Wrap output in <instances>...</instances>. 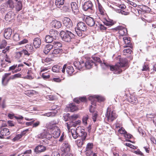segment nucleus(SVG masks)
Wrapping results in <instances>:
<instances>
[{"label": "nucleus", "instance_id": "f257e3e1", "mask_svg": "<svg viewBox=\"0 0 156 156\" xmlns=\"http://www.w3.org/2000/svg\"><path fill=\"white\" fill-rule=\"evenodd\" d=\"M127 60L126 58H122L120 60V62L116 64L115 66H112L108 64L104 63L102 64V66H105L106 67L109 68L110 70L113 71V73L115 74H118L122 72V70H124L126 68L124 69V67L127 68Z\"/></svg>", "mask_w": 156, "mask_h": 156}, {"label": "nucleus", "instance_id": "f03ea898", "mask_svg": "<svg viewBox=\"0 0 156 156\" xmlns=\"http://www.w3.org/2000/svg\"><path fill=\"white\" fill-rule=\"evenodd\" d=\"M60 34L62 40L67 42L70 41L71 39L75 37V35L73 33L67 30L65 31H62L60 32Z\"/></svg>", "mask_w": 156, "mask_h": 156}, {"label": "nucleus", "instance_id": "7ed1b4c3", "mask_svg": "<svg viewBox=\"0 0 156 156\" xmlns=\"http://www.w3.org/2000/svg\"><path fill=\"white\" fill-rule=\"evenodd\" d=\"M87 30L86 24L81 21L79 22L77 24V27L75 29V31L77 35L80 37H82V31H85Z\"/></svg>", "mask_w": 156, "mask_h": 156}, {"label": "nucleus", "instance_id": "20e7f679", "mask_svg": "<svg viewBox=\"0 0 156 156\" xmlns=\"http://www.w3.org/2000/svg\"><path fill=\"white\" fill-rule=\"evenodd\" d=\"M81 133H80V136L82 137L81 139L75 141L76 144L79 147H81L84 144L85 141L86 140V137L87 135V133L85 131H82V132L81 131Z\"/></svg>", "mask_w": 156, "mask_h": 156}, {"label": "nucleus", "instance_id": "39448f33", "mask_svg": "<svg viewBox=\"0 0 156 156\" xmlns=\"http://www.w3.org/2000/svg\"><path fill=\"white\" fill-rule=\"evenodd\" d=\"M117 115L114 110L111 111V108H108L106 114V117L109 121H112L116 117Z\"/></svg>", "mask_w": 156, "mask_h": 156}, {"label": "nucleus", "instance_id": "423d86ee", "mask_svg": "<svg viewBox=\"0 0 156 156\" xmlns=\"http://www.w3.org/2000/svg\"><path fill=\"white\" fill-rule=\"evenodd\" d=\"M83 8L85 11H87L91 13L93 12V5L90 1L85 2L83 5Z\"/></svg>", "mask_w": 156, "mask_h": 156}, {"label": "nucleus", "instance_id": "0eeeda50", "mask_svg": "<svg viewBox=\"0 0 156 156\" xmlns=\"http://www.w3.org/2000/svg\"><path fill=\"white\" fill-rule=\"evenodd\" d=\"M81 131H85L84 129L81 126H78L77 128L71 129V132L73 138L74 139H76L78 136H80V133H81Z\"/></svg>", "mask_w": 156, "mask_h": 156}, {"label": "nucleus", "instance_id": "6e6552de", "mask_svg": "<svg viewBox=\"0 0 156 156\" xmlns=\"http://www.w3.org/2000/svg\"><path fill=\"white\" fill-rule=\"evenodd\" d=\"M89 99L91 101V104L94 106H96V104L94 101L95 99H96L99 102L103 101L105 100V98L100 96L98 95H94L92 96H90L89 97Z\"/></svg>", "mask_w": 156, "mask_h": 156}, {"label": "nucleus", "instance_id": "1a4fd4ad", "mask_svg": "<svg viewBox=\"0 0 156 156\" xmlns=\"http://www.w3.org/2000/svg\"><path fill=\"white\" fill-rule=\"evenodd\" d=\"M25 49L23 50V54L25 55L29 56L31 52L34 51L33 45L31 44H28L25 46Z\"/></svg>", "mask_w": 156, "mask_h": 156}, {"label": "nucleus", "instance_id": "9d476101", "mask_svg": "<svg viewBox=\"0 0 156 156\" xmlns=\"http://www.w3.org/2000/svg\"><path fill=\"white\" fill-rule=\"evenodd\" d=\"M70 145L67 141H64L62 145L61 151L62 153L66 154L70 153Z\"/></svg>", "mask_w": 156, "mask_h": 156}, {"label": "nucleus", "instance_id": "9b49d317", "mask_svg": "<svg viewBox=\"0 0 156 156\" xmlns=\"http://www.w3.org/2000/svg\"><path fill=\"white\" fill-rule=\"evenodd\" d=\"M64 25L68 29L71 28L73 26V23L71 20L69 18H65L63 21Z\"/></svg>", "mask_w": 156, "mask_h": 156}, {"label": "nucleus", "instance_id": "f8f14e48", "mask_svg": "<svg viewBox=\"0 0 156 156\" xmlns=\"http://www.w3.org/2000/svg\"><path fill=\"white\" fill-rule=\"evenodd\" d=\"M85 21L87 24L90 27L95 26V21L93 18L89 16L86 17Z\"/></svg>", "mask_w": 156, "mask_h": 156}, {"label": "nucleus", "instance_id": "ddd939ff", "mask_svg": "<svg viewBox=\"0 0 156 156\" xmlns=\"http://www.w3.org/2000/svg\"><path fill=\"white\" fill-rule=\"evenodd\" d=\"M12 34V30L10 28L5 29L4 31V36L6 39H9L11 37Z\"/></svg>", "mask_w": 156, "mask_h": 156}, {"label": "nucleus", "instance_id": "4468645a", "mask_svg": "<svg viewBox=\"0 0 156 156\" xmlns=\"http://www.w3.org/2000/svg\"><path fill=\"white\" fill-rule=\"evenodd\" d=\"M46 150V147L42 145H39L35 147L34 151L36 154H38Z\"/></svg>", "mask_w": 156, "mask_h": 156}, {"label": "nucleus", "instance_id": "2eb2a0df", "mask_svg": "<svg viewBox=\"0 0 156 156\" xmlns=\"http://www.w3.org/2000/svg\"><path fill=\"white\" fill-rule=\"evenodd\" d=\"M14 13L12 11L8 12L5 16V20L10 21L14 18Z\"/></svg>", "mask_w": 156, "mask_h": 156}, {"label": "nucleus", "instance_id": "dca6fc26", "mask_svg": "<svg viewBox=\"0 0 156 156\" xmlns=\"http://www.w3.org/2000/svg\"><path fill=\"white\" fill-rule=\"evenodd\" d=\"M10 75V73H5L3 76L2 80V84L3 86H6L7 85L9 80V79L7 78V77Z\"/></svg>", "mask_w": 156, "mask_h": 156}, {"label": "nucleus", "instance_id": "f3484780", "mask_svg": "<svg viewBox=\"0 0 156 156\" xmlns=\"http://www.w3.org/2000/svg\"><path fill=\"white\" fill-rule=\"evenodd\" d=\"M94 62L92 59H90L86 60L85 62L84 68L87 69H90L93 64Z\"/></svg>", "mask_w": 156, "mask_h": 156}, {"label": "nucleus", "instance_id": "a211bd4d", "mask_svg": "<svg viewBox=\"0 0 156 156\" xmlns=\"http://www.w3.org/2000/svg\"><path fill=\"white\" fill-rule=\"evenodd\" d=\"M74 64L75 67L79 70L81 69L83 67H84L85 62L83 61L75 62Z\"/></svg>", "mask_w": 156, "mask_h": 156}, {"label": "nucleus", "instance_id": "6ab92c4d", "mask_svg": "<svg viewBox=\"0 0 156 156\" xmlns=\"http://www.w3.org/2000/svg\"><path fill=\"white\" fill-rule=\"evenodd\" d=\"M33 44L35 48H39L41 44V41L39 37H36L34 40Z\"/></svg>", "mask_w": 156, "mask_h": 156}, {"label": "nucleus", "instance_id": "aec40b11", "mask_svg": "<svg viewBox=\"0 0 156 156\" xmlns=\"http://www.w3.org/2000/svg\"><path fill=\"white\" fill-rule=\"evenodd\" d=\"M71 5L73 12L75 14H77L79 12L78 7L77 4L75 2H72Z\"/></svg>", "mask_w": 156, "mask_h": 156}, {"label": "nucleus", "instance_id": "412c9836", "mask_svg": "<svg viewBox=\"0 0 156 156\" xmlns=\"http://www.w3.org/2000/svg\"><path fill=\"white\" fill-rule=\"evenodd\" d=\"M94 107L92 105H91L90 108L89 109L90 112H93L92 114V119L94 122L96 121V119L98 116L97 112L94 111Z\"/></svg>", "mask_w": 156, "mask_h": 156}, {"label": "nucleus", "instance_id": "4be33fe9", "mask_svg": "<svg viewBox=\"0 0 156 156\" xmlns=\"http://www.w3.org/2000/svg\"><path fill=\"white\" fill-rule=\"evenodd\" d=\"M51 23L52 26L56 29H58L62 26L61 23L60 21L57 20L52 21Z\"/></svg>", "mask_w": 156, "mask_h": 156}, {"label": "nucleus", "instance_id": "5701e85b", "mask_svg": "<svg viewBox=\"0 0 156 156\" xmlns=\"http://www.w3.org/2000/svg\"><path fill=\"white\" fill-rule=\"evenodd\" d=\"M0 134L3 136H8L10 134L9 130L6 128H2L0 131Z\"/></svg>", "mask_w": 156, "mask_h": 156}, {"label": "nucleus", "instance_id": "b1692460", "mask_svg": "<svg viewBox=\"0 0 156 156\" xmlns=\"http://www.w3.org/2000/svg\"><path fill=\"white\" fill-rule=\"evenodd\" d=\"M52 136L55 138L58 137L60 135V130L58 127L53 129Z\"/></svg>", "mask_w": 156, "mask_h": 156}, {"label": "nucleus", "instance_id": "393cba45", "mask_svg": "<svg viewBox=\"0 0 156 156\" xmlns=\"http://www.w3.org/2000/svg\"><path fill=\"white\" fill-rule=\"evenodd\" d=\"M49 34V35L52 37L54 39H56L57 37L59 35L58 32L57 30H50Z\"/></svg>", "mask_w": 156, "mask_h": 156}, {"label": "nucleus", "instance_id": "a878e982", "mask_svg": "<svg viewBox=\"0 0 156 156\" xmlns=\"http://www.w3.org/2000/svg\"><path fill=\"white\" fill-rule=\"evenodd\" d=\"M128 100L129 102L132 104H136L138 102L137 98L133 95L131 96Z\"/></svg>", "mask_w": 156, "mask_h": 156}, {"label": "nucleus", "instance_id": "bb28decb", "mask_svg": "<svg viewBox=\"0 0 156 156\" xmlns=\"http://www.w3.org/2000/svg\"><path fill=\"white\" fill-rule=\"evenodd\" d=\"M53 48L51 44H48L46 45L43 50V52L46 54H48Z\"/></svg>", "mask_w": 156, "mask_h": 156}, {"label": "nucleus", "instance_id": "cd10ccee", "mask_svg": "<svg viewBox=\"0 0 156 156\" xmlns=\"http://www.w3.org/2000/svg\"><path fill=\"white\" fill-rule=\"evenodd\" d=\"M92 58L93 59L94 61L101 63V66L103 68V69H109V68H107V67H106L105 66H102V64H104V63H106L105 62H104L103 63H101L102 61L101 60L100 58L99 57H98L93 56V57H92ZM106 64H107V63H106Z\"/></svg>", "mask_w": 156, "mask_h": 156}, {"label": "nucleus", "instance_id": "c85d7f7f", "mask_svg": "<svg viewBox=\"0 0 156 156\" xmlns=\"http://www.w3.org/2000/svg\"><path fill=\"white\" fill-rule=\"evenodd\" d=\"M119 33L121 36L126 35L127 34V31L126 29L122 27H119Z\"/></svg>", "mask_w": 156, "mask_h": 156}, {"label": "nucleus", "instance_id": "c756f323", "mask_svg": "<svg viewBox=\"0 0 156 156\" xmlns=\"http://www.w3.org/2000/svg\"><path fill=\"white\" fill-rule=\"evenodd\" d=\"M104 24L107 26H112L115 24V22L114 21L112 20L108 19L106 20L103 22Z\"/></svg>", "mask_w": 156, "mask_h": 156}, {"label": "nucleus", "instance_id": "7c9ffc66", "mask_svg": "<svg viewBox=\"0 0 156 156\" xmlns=\"http://www.w3.org/2000/svg\"><path fill=\"white\" fill-rule=\"evenodd\" d=\"M53 44L52 45L53 46V48H60L62 46L61 43L58 41H54L52 43Z\"/></svg>", "mask_w": 156, "mask_h": 156}, {"label": "nucleus", "instance_id": "2f4dec72", "mask_svg": "<svg viewBox=\"0 0 156 156\" xmlns=\"http://www.w3.org/2000/svg\"><path fill=\"white\" fill-rule=\"evenodd\" d=\"M17 2L15 8L16 11L18 12L21 10L22 8V1L20 0H18Z\"/></svg>", "mask_w": 156, "mask_h": 156}, {"label": "nucleus", "instance_id": "473e14b6", "mask_svg": "<svg viewBox=\"0 0 156 156\" xmlns=\"http://www.w3.org/2000/svg\"><path fill=\"white\" fill-rule=\"evenodd\" d=\"M98 9L99 12V13L102 16L105 15L106 13L105 12V11L102 6L99 3H98Z\"/></svg>", "mask_w": 156, "mask_h": 156}, {"label": "nucleus", "instance_id": "72a5a7b5", "mask_svg": "<svg viewBox=\"0 0 156 156\" xmlns=\"http://www.w3.org/2000/svg\"><path fill=\"white\" fill-rule=\"evenodd\" d=\"M66 124L67 129L69 131L70 129H70L72 127H75L76 126V123H75V122H74L73 121H70V122L69 123H67Z\"/></svg>", "mask_w": 156, "mask_h": 156}, {"label": "nucleus", "instance_id": "f704fd0d", "mask_svg": "<svg viewBox=\"0 0 156 156\" xmlns=\"http://www.w3.org/2000/svg\"><path fill=\"white\" fill-rule=\"evenodd\" d=\"M69 106L68 110L71 112H73L76 111L77 109V107L74 104H70Z\"/></svg>", "mask_w": 156, "mask_h": 156}, {"label": "nucleus", "instance_id": "c9c22d12", "mask_svg": "<svg viewBox=\"0 0 156 156\" xmlns=\"http://www.w3.org/2000/svg\"><path fill=\"white\" fill-rule=\"evenodd\" d=\"M66 71L68 75H71L74 72V69L72 66H69L67 67Z\"/></svg>", "mask_w": 156, "mask_h": 156}, {"label": "nucleus", "instance_id": "e433bc0d", "mask_svg": "<svg viewBox=\"0 0 156 156\" xmlns=\"http://www.w3.org/2000/svg\"><path fill=\"white\" fill-rule=\"evenodd\" d=\"M123 40L125 44L128 45H125L124 46V47L126 48L127 47H130L131 45H130L129 44L130 42L129 38L126 37H125L123 38Z\"/></svg>", "mask_w": 156, "mask_h": 156}, {"label": "nucleus", "instance_id": "4c0bfd02", "mask_svg": "<svg viewBox=\"0 0 156 156\" xmlns=\"http://www.w3.org/2000/svg\"><path fill=\"white\" fill-rule=\"evenodd\" d=\"M62 69V67L58 65L54 66L52 68V71L55 73H58L59 72L60 70Z\"/></svg>", "mask_w": 156, "mask_h": 156}, {"label": "nucleus", "instance_id": "58836bf2", "mask_svg": "<svg viewBox=\"0 0 156 156\" xmlns=\"http://www.w3.org/2000/svg\"><path fill=\"white\" fill-rule=\"evenodd\" d=\"M51 61L52 59H51L48 58L42 59V62L45 65L50 64Z\"/></svg>", "mask_w": 156, "mask_h": 156}, {"label": "nucleus", "instance_id": "ea45409f", "mask_svg": "<svg viewBox=\"0 0 156 156\" xmlns=\"http://www.w3.org/2000/svg\"><path fill=\"white\" fill-rule=\"evenodd\" d=\"M64 0H56L55 5L58 8L61 7V6L64 4Z\"/></svg>", "mask_w": 156, "mask_h": 156}, {"label": "nucleus", "instance_id": "a19ab883", "mask_svg": "<svg viewBox=\"0 0 156 156\" xmlns=\"http://www.w3.org/2000/svg\"><path fill=\"white\" fill-rule=\"evenodd\" d=\"M46 131L45 130H44L40 133L38 134L36 136L37 138L39 139H43L45 138L46 135Z\"/></svg>", "mask_w": 156, "mask_h": 156}, {"label": "nucleus", "instance_id": "79ce46f5", "mask_svg": "<svg viewBox=\"0 0 156 156\" xmlns=\"http://www.w3.org/2000/svg\"><path fill=\"white\" fill-rule=\"evenodd\" d=\"M53 39H54L50 35L46 36L45 37V41L47 43H51L53 41Z\"/></svg>", "mask_w": 156, "mask_h": 156}, {"label": "nucleus", "instance_id": "37998d69", "mask_svg": "<svg viewBox=\"0 0 156 156\" xmlns=\"http://www.w3.org/2000/svg\"><path fill=\"white\" fill-rule=\"evenodd\" d=\"M85 154L86 156H97L95 153H93L92 151H90L89 150H86L85 151Z\"/></svg>", "mask_w": 156, "mask_h": 156}, {"label": "nucleus", "instance_id": "c03bdc74", "mask_svg": "<svg viewBox=\"0 0 156 156\" xmlns=\"http://www.w3.org/2000/svg\"><path fill=\"white\" fill-rule=\"evenodd\" d=\"M46 126L48 129H54L58 127L57 126H54L52 124H51V122L47 123L46 124Z\"/></svg>", "mask_w": 156, "mask_h": 156}, {"label": "nucleus", "instance_id": "a18cd8bd", "mask_svg": "<svg viewBox=\"0 0 156 156\" xmlns=\"http://www.w3.org/2000/svg\"><path fill=\"white\" fill-rule=\"evenodd\" d=\"M6 3L10 8L14 7V3L12 0H8Z\"/></svg>", "mask_w": 156, "mask_h": 156}, {"label": "nucleus", "instance_id": "49530a36", "mask_svg": "<svg viewBox=\"0 0 156 156\" xmlns=\"http://www.w3.org/2000/svg\"><path fill=\"white\" fill-rule=\"evenodd\" d=\"M93 147V144L92 143H88L86 147V150L92 151Z\"/></svg>", "mask_w": 156, "mask_h": 156}, {"label": "nucleus", "instance_id": "de8ad7c7", "mask_svg": "<svg viewBox=\"0 0 156 156\" xmlns=\"http://www.w3.org/2000/svg\"><path fill=\"white\" fill-rule=\"evenodd\" d=\"M7 42L6 40H2L1 42L0 45V48H4L6 45Z\"/></svg>", "mask_w": 156, "mask_h": 156}, {"label": "nucleus", "instance_id": "09e8293b", "mask_svg": "<svg viewBox=\"0 0 156 156\" xmlns=\"http://www.w3.org/2000/svg\"><path fill=\"white\" fill-rule=\"evenodd\" d=\"M13 39L15 41H18L20 40V37L19 35L17 33L14 34L13 37Z\"/></svg>", "mask_w": 156, "mask_h": 156}, {"label": "nucleus", "instance_id": "8fccbe9b", "mask_svg": "<svg viewBox=\"0 0 156 156\" xmlns=\"http://www.w3.org/2000/svg\"><path fill=\"white\" fill-rule=\"evenodd\" d=\"M31 153V150H29L25 151L23 153V155L22 156H30Z\"/></svg>", "mask_w": 156, "mask_h": 156}, {"label": "nucleus", "instance_id": "3c124183", "mask_svg": "<svg viewBox=\"0 0 156 156\" xmlns=\"http://www.w3.org/2000/svg\"><path fill=\"white\" fill-rule=\"evenodd\" d=\"M78 115L76 114H74L73 115H72L70 116V117H69L70 119V121H72L76 120L78 117Z\"/></svg>", "mask_w": 156, "mask_h": 156}, {"label": "nucleus", "instance_id": "603ef678", "mask_svg": "<svg viewBox=\"0 0 156 156\" xmlns=\"http://www.w3.org/2000/svg\"><path fill=\"white\" fill-rule=\"evenodd\" d=\"M22 137V136L20 134L16 135V136L12 140L13 142L17 141Z\"/></svg>", "mask_w": 156, "mask_h": 156}, {"label": "nucleus", "instance_id": "864d4df0", "mask_svg": "<svg viewBox=\"0 0 156 156\" xmlns=\"http://www.w3.org/2000/svg\"><path fill=\"white\" fill-rule=\"evenodd\" d=\"M61 52V50L59 48H56L54 49L52 52V54L57 55L59 54Z\"/></svg>", "mask_w": 156, "mask_h": 156}, {"label": "nucleus", "instance_id": "5fc2aeb1", "mask_svg": "<svg viewBox=\"0 0 156 156\" xmlns=\"http://www.w3.org/2000/svg\"><path fill=\"white\" fill-rule=\"evenodd\" d=\"M35 92V91L34 90H29L26 92V94H27L28 96L31 97L34 94Z\"/></svg>", "mask_w": 156, "mask_h": 156}, {"label": "nucleus", "instance_id": "6e6d98bb", "mask_svg": "<svg viewBox=\"0 0 156 156\" xmlns=\"http://www.w3.org/2000/svg\"><path fill=\"white\" fill-rule=\"evenodd\" d=\"M63 117L65 121L69 120L70 121V119L69 118V117H70V116L69 114H64Z\"/></svg>", "mask_w": 156, "mask_h": 156}, {"label": "nucleus", "instance_id": "4d7b16f0", "mask_svg": "<svg viewBox=\"0 0 156 156\" xmlns=\"http://www.w3.org/2000/svg\"><path fill=\"white\" fill-rule=\"evenodd\" d=\"M119 132L121 134H124L125 135L126 133L127 132L125 130V129L122 127L119 130Z\"/></svg>", "mask_w": 156, "mask_h": 156}, {"label": "nucleus", "instance_id": "13d9d810", "mask_svg": "<svg viewBox=\"0 0 156 156\" xmlns=\"http://www.w3.org/2000/svg\"><path fill=\"white\" fill-rule=\"evenodd\" d=\"M88 119V116L87 115L84 116L83 118L82 121L84 124H86L87 123V121Z\"/></svg>", "mask_w": 156, "mask_h": 156}, {"label": "nucleus", "instance_id": "bf43d9fd", "mask_svg": "<svg viewBox=\"0 0 156 156\" xmlns=\"http://www.w3.org/2000/svg\"><path fill=\"white\" fill-rule=\"evenodd\" d=\"M23 54V50L20 52H17L16 53L15 57L17 58H19Z\"/></svg>", "mask_w": 156, "mask_h": 156}, {"label": "nucleus", "instance_id": "052dcab7", "mask_svg": "<svg viewBox=\"0 0 156 156\" xmlns=\"http://www.w3.org/2000/svg\"><path fill=\"white\" fill-rule=\"evenodd\" d=\"M133 152L136 154L140 155L141 156H144V154L139 149L134 151Z\"/></svg>", "mask_w": 156, "mask_h": 156}, {"label": "nucleus", "instance_id": "680f3d73", "mask_svg": "<svg viewBox=\"0 0 156 156\" xmlns=\"http://www.w3.org/2000/svg\"><path fill=\"white\" fill-rule=\"evenodd\" d=\"M45 138L49 140L52 137V135H51L49 133L46 131Z\"/></svg>", "mask_w": 156, "mask_h": 156}, {"label": "nucleus", "instance_id": "e2e57ef3", "mask_svg": "<svg viewBox=\"0 0 156 156\" xmlns=\"http://www.w3.org/2000/svg\"><path fill=\"white\" fill-rule=\"evenodd\" d=\"M5 60L6 62H7L9 63H11V59L9 57V56L7 55V54H6L5 56Z\"/></svg>", "mask_w": 156, "mask_h": 156}, {"label": "nucleus", "instance_id": "0e129e2a", "mask_svg": "<svg viewBox=\"0 0 156 156\" xmlns=\"http://www.w3.org/2000/svg\"><path fill=\"white\" fill-rule=\"evenodd\" d=\"M46 98L50 101L53 100L54 99V97L52 95H48L46 96Z\"/></svg>", "mask_w": 156, "mask_h": 156}, {"label": "nucleus", "instance_id": "69168bd1", "mask_svg": "<svg viewBox=\"0 0 156 156\" xmlns=\"http://www.w3.org/2000/svg\"><path fill=\"white\" fill-rule=\"evenodd\" d=\"M142 71H147L149 70V68L148 67V65H144L143 66V68L142 69Z\"/></svg>", "mask_w": 156, "mask_h": 156}, {"label": "nucleus", "instance_id": "338daca9", "mask_svg": "<svg viewBox=\"0 0 156 156\" xmlns=\"http://www.w3.org/2000/svg\"><path fill=\"white\" fill-rule=\"evenodd\" d=\"M17 64L14 65L12 66H11L9 67V71L14 70L17 67Z\"/></svg>", "mask_w": 156, "mask_h": 156}, {"label": "nucleus", "instance_id": "774afa93", "mask_svg": "<svg viewBox=\"0 0 156 156\" xmlns=\"http://www.w3.org/2000/svg\"><path fill=\"white\" fill-rule=\"evenodd\" d=\"M51 156H60V155L58 152L55 151L52 153Z\"/></svg>", "mask_w": 156, "mask_h": 156}]
</instances>
